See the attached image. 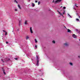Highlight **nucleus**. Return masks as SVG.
<instances>
[{
    "instance_id": "obj_1",
    "label": "nucleus",
    "mask_w": 80,
    "mask_h": 80,
    "mask_svg": "<svg viewBox=\"0 0 80 80\" xmlns=\"http://www.w3.org/2000/svg\"><path fill=\"white\" fill-rule=\"evenodd\" d=\"M22 20H19V26L21 25H22V24H21V23H22Z\"/></svg>"
},
{
    "instance_id": "obj_2",
    "label": "nucleus",
    "mask_w": 80,
    "mask_h": 80,
    "mask_svg": "<svg viewBox=\"0 0 80 80\" xmlns=\"http://www.w3.org/2000/svg\"><path fill=\"white\" fill-rule=\"evenodd\" d=\"M72 37H73V38H77V36L75 35V34H73Z\"/></svg>"
},
{
    "instance_id": "obj_3",
    "label": "nucleus",
    "mask_w": 80,
    "mask_h": 80,
    "mask_svg": "<svg viewBox=\"0 0 80 80\" xmlns=\"http://www.w3.org/2000/svg\"><path fill=\"white\" fill-rule=\"evenodd\" d=\"M2 71H3V72L4 75H6V73H5V70L3 68H2Z\"/></svg>"
},
{
    "instance_id": "obj_4",
    "label": "nucleus",
    "mask_w": 80,
    "mask_h": 80,
    "mask_svg": "<svg viewBox=\"0 0 80 80\" xmlns=\"http://www.w3.org/2000/svg\"><path fill=\"white\" fill-rule=\"evenodd\" d=\"M62 0H57L55 2V3H57V2H60Z\"/></svg>"
},
{
    "instance_id": "obj_5",
    "label": "nucleus",
    "mask_w": 80,
    "mask_h": 80,
    "mask_svg": "<svg viewBox=\"0 0 80 80\" xmlns=\"http://www.w3.org/2000/svg\"><path fill=\"white\" fill-rule=\"evenodd\" d=\"M40 61V60H38L37 61V63L36 64V65H37L38 66V65H39V62Z\"/></svg>"
},
{
    "instance_id": "obj_6",
    "label": "nucleus",
    "mask_w": 80,
    "mask_h": 80,
    "mask_svg": "<svg viewBox=\"0 0 80 80\" xmlns=\"http://www.w3.org/2000/svg\"><path fill=\"white\" fill-rule=\"evenodd\" d=\"M64 45H65V46H68V43L67 42H66L64 44Z\"/></svg>"
},
{
    "instance_id": "obj_7",
    "label": "nucleus",
    "mask_w": 80,
    "mask_h": 80,
    "mask_svg": "<svg viewBox=\"0 0 80 80\" xmlns=\"http://www.w3.org/2000/svg\"><path fill=\"white\" fill-rule=\"evenodd\" d=\"M30 31L31 33H33V31H32V29L31 27L30 28Z\"/></svg>"
},
{
    "instance_id": "obj_8",
    "label": "nucleus",
    "mask_w": 80,
    "mask_h": 80,
    "mask_svg": "<svg viewBox=\"0 0 80 80\" xmlns=\"http://www.w3.org/2000/svg\"><path fill=\"white\" fill-rule=\"evenodd\" d=\"M68 32H71V30H70V29H68Z\"/></svg>"
},
{
    "instance_id": "obj_9",
    "label": "nucleus",
    "mask_w": 80,
    "mask_h": 80,
    "mask_svg": "<svg viewBox=\"0 0 80 80\" xmlns=\"http://www.w3.org/2000/svg\"><path fill=\"white\" fill-rule=\"evenodd\" d=\"M18 7L20 9H21V7H20V6L19 4H18Z\"/></svg>"
},
{
    "instance_id": "obj_10",
    "label": "nucleus",
    "mask_w": 80,
    "mask_h": 80,
    "mask_svg": "<svg viewBox=\"0 0 80 80\" xmlns=\"http://www.w3.org/2000/svg\"><path fill=\"white\" fill-rule=\"evenodd\" d=\"M32 7H35V4H34V3H32Z\"/></svg>"
},
{
    "instance_id": "obj_11",
    "label": "nucleus",
    "mask_w": 80,
    "mask_h": 80,
    "mask_svg": "<svg viewBox=\"0 0 80 80\" xmlns=\"http://www.w3.org/2000/svg\"><path fill=\"white\" fill-rule=\"evenodd\" d=\"M29 38V37H28V36H26V40H28V39Z\"/></svg>"
},
{
    "instance_id": "obj_12",
    "label": "nucleus",
    "mask_w": 80,
    "mask_h": 80,
    "mask_svg": "<svg viewBox=\"0 0 80 80\" xmlns=\"http://www.w3.org/2000/svg\"><path fill=\"white\" fill-rule=\"evenodd\" d=\"M35 41L36 43H37V42H38V41H37V39H35Z\"/></svg>"
},
{
    "instance_id": "obj_13",
    "label": "nucleus",
    "mask_w": 80,
    "mask_h": 80,
    "mask_svg": "<svg viewBox=\"0 0 80 80\" xmlns=\"http://www.w3.org/2000/svg\"><path fill=\"white\" fill-rule=\"evenodd\" d=\"M52 42L53 43H55V41H52Z\"/></svg>"
},
{
    "instance_id": "obj_14",
    "label": "nucleus",
    "mask_w": 80,
    "mask_h": 80,
    "mask_svg": "<svg viewBox=\"0 0 80 80\" xmlns=\"http://www.w3.org/2000/svg\"><path fill=\"white\" fill-rule=\"evenodd\" d=\"M27 21H26L25 22V24H27Z\"/></svg>"
},
{
    "instance_id": "obj_15",
    "label": "nucleus",
    "mask_w": 80,
    "mask_h": 80,
    "mask_svg": "<svg viewBox=\"0 0 80 80\" xmlns=\"http://www.w3.org/2000/svg\"><path fill=\"white\" fill-rule=\"evenodd\" d=\"M64 12H63V14L64 15V14H65V10H63Z\"/></svg>"
},
{
    "instance_id": "obj_16",
    "label": "nucleus",
    "mask_w": 80,
    "mask_h": 80,
    "mask_svg": "<svg viewBox=\"0 0 80 80\" xmlns=\"http://www.w3.org/2000/svg\"><path fill=\"white\" fill-rule=\"evenodd\" d=\"M70 64L71 65H72V66L73 65V63H70Z\"/></svg>"
},
{
    "instance_id": "obj_17",
    "label": "nucleus",
    "mask_w": 80,
    "mask_h": 80,
    "mask_svg": "<svg viewBox=\"0 0 80 80\" xmlns=\"http://www.w3.org/2000/svg\"><path fill=\"white\" fill-rule=\"evenodd\" d=\"M14 2H15L16 3H18V2H17V1H16V0H15L14 1Z\"/></svg>"
},
{
    "instance_id": "obj_18",
    "label": "nucleus",
    "mask_w": 80,
    "mask_h": 80,
    "mask_svg": "<svg viewBox=\"0 0 80 80\" xmlns=\"http://www.w3.org/2000/svg\"><path fill=\"white\" fill-rule=\"evenodd\" d=\"M40 2H38V5H40Z\"/></svg>"
},
{
    "instance_id": "obj_19",
    "label": "nucleus",
    "mask_w": 80,
    "mask_h": 80,
    "mask_svg": "<svg viewBox=\"0 0 80 80\" xmlns=\"http://www.w3.org/2000/svg\"><path fill=\"white\" fill-rule=\"evenodd\" d=\"M63 9H65L66 8V7H63Z\"/></svg>"
},
{
    "instance_id": "obj_20",
    "label": "nucleus",
    "mask_w": 80,
    "mask_h": 80,
    "mask_svg": "<svg viewBox=\"0 0 80 80\" xmlns=\"http://www.w3.org/2000/svg\"><path fill=\"white\" fill-rule=\"evenodd\" d=\"M75 6L76 7H78V6H77V4H75Z\"/></svg>"
},
{
    "instance_id": "obj_21",
    "label": "nucleus",
    "mask_w": 80,
    "mask_h": 80,
    "mask_svg": "<svg viewBox=\"0 0 80 80\" xmlns=\"http://www.w3.org/2000/svg\"><path fill=\"white\" fill-rule=\"evenodd\" d=\"M10 60L9 58L8 59V60L6 61V62H8V60Z\"/></svg>"
},
{
    "instance_id": "obj_22",
    "label": "nucleus",
    "mask_w": 80,
    "mask_h": 80,
    "mask_svg": "<svg viewBox=\"0 0 80 80\" xmlns=\"http://www.w3.org/2000/svg\"><path fill=\"white\" fill-rule=\"evenodd\" d=\"M77 21H79V19H76Z\"/></svg>"
},
{
    "instance_id": "obj_23",
    "label": "nucleus",
    "mask_w": 80,
    "mask_h": 80,
    "mask_svg": "<svg viewBox=\"0 0 80 80\" xmlns=\"http://www.w3.org/2000/svg\"><path fill=\"white\" fill-rule=\"evenodd\" d=\"M5 35H7V32H5Z\"/></svg>"
},
{
    "instance_id": "obj_24",
    "label": "nucleus",
    "mask_w": 80,
    "mask_h": 80,
    "mask_svg": "<svg viewBox=\"0 0 80 80\" xmlns=\"http://www.w3.org/2000/svg\"><path fill=\"white\" fill-rule=\"evenodd\" d=\"M14 59H15V60H18V58H15Z\"/></svg>"
},
{
    "instance_id": "obj_25",
    "label": "nucleus",
    "mask_w": 80,
    "mask_h": 80,
    "mask_svg": "<svg viewBox=\"0 0 80 80\" xmlns=\"http://www.w3.org/2000/svg\"><path fill=\"white\" fill-rule=\"evenodd\" d=\"M1 61H2V62H4V61H3L2 59H1Z\"/></svg>"
},
{
    "instance_id": "obj_26",
    "label": "nucleus",
    "mask_w": 80,
    "mask_h": 80,
    "mask_svg": "<svg viewBox=\"0 0 80 80\" xmlns=\"http://www.w3.org/2000/svg\"><path fill=\"white\" fill-rule=\"evenodd\" d=\"M6 43H7V44H8V42H6Z\"/></svg>"
},
{
    "instance_id": "obj_27",
    "label": "nucleus",
    "mask_w": 80,
    "mask_h": 80,
    "mask_svg": "<svg viewBox=\"0 0 80 80\" xmlns=\"http://www.w3.org/2000/svg\"><path fill=\"white\" fill-rule=\"evenodd\" d=\"M35 47L36 48H37V45H36L35 46Z\"/></svg>"
},
{
    "instance_id": "obj_28",
    "label": "nucleus",
    "mask_w": 80,
    "mask_h": 80,
    "mask_svg": "<svg viewBox=\"0 0 80 80\" xmlns=\"http://www.w3.org/2000/svg\"><path fill=\"white\" fill-rule=\"evenodd\" d=\"M60 15H63V14L61 13L60 14Z\"/></svg>"
},
{
    "instance_id": "obj_29",
    "label": "nucleus",
    "mask_w": 80,
    "mask_h": 80,
    "mask_svg": "<svg viewBox=\"0 0 80 80\" xmlns=\"http://www.w3.org/2000/svg\"><path fill=\"white\" fill-rule=\"evenodd\" d=\"M68 15L69 16H70V18H71V16L69 15V14H68Z\"/></svg>"
},
{
    "instance_id": "obj_30",
    "label": "nucleus",
    "mask_w": 80,
    "mask_h": 80,
    "mask_svg": "<svg viewBox=\"0 0 80 80\" xmlns=\"http://www.w3.org/2000/svg\"><path fill=\"white\" fill-rule=\"evenodd\" d=\"M3 32H6V31L5 30H3Z\"/></svg>"
},
{
    "instance_id": "obj_31",
    "label": "nucleus",
    "mask_w": 80,
    "mask_h": 80,
    "mask_svg": "<svg viewBox=\"0 0 80 80\" xmlns=\"http://www.w3.org/2000/svg\"><path fill=\"white\" fill-rule=\"evenodd\" d=\"M15 11H17V9H15Z\"/></svg>"
},
{
    "instance_id": "obj_32",
    "label": "nucleus",
    "mask_w": 80,
    "mask_h": 80,
    "mask_svg": "<svg viewBox=\"0 0 80 80\" xmlns=\"http://www.w3.org/2000/svg\"><path fill=\"white\" fill-rule=\"evenodd\" d=\"M37 2H38L37 1H35V2L37 3Z\"/></svg>"
},
{
    "instance_id": "obj_33",
    "label": "nucleus",
    "mask_w": 80,
    "mask_h": 80,
    "mask_svg": "<svg viewBox=\"0 0 80 80\" xmlns=\"http://www.w3.org/2000/svg\"><path fill=\"white\" fill-rule=\"evenodd\" d=\"M58 13H59V14H60V13H60V12H58Z\"/></svg>"
},
{
    "instance_id": "obj_34",
    "label": "nucleus",
    "mask_w": 80,
    "mask_h": 80,
    "mask_svg": "<svg viewBox=\"0 0 80 80\" xmlns=\"http://www.w3.org/2000/svg\"><path fill=\"white\" fill-rule=\"evenodd\" d=\"M54 2H55V1H54V0L52 1V3H53Z\"/></svg>"
},
{
    "instance_id": "obj_35",
    "label": "nucleus",
    "mask_w": 80,
    "mask_h": 80,
    "mask_svg": "<svg viewBox=\"0 0 80 80\" xmlns=\"http://www.w3.org/2000/svg\"><path fill=\"white\" fill-rule=\"evenodd\" d=\"M65 28L66 29H67V28H66V27L65 26H64Z\"/></svg>"
},
{
    "instance_id": "obj_36",
    "label": "nucleus",
    "mask_w": 80,
    "mask_h": 80,
    "mask_svg": "<svg viewBox=\"0 0 80 80\" xmlns=\"http://www.w3.org/2000/svg\"><path fill=\"white\" fill-rule=\"evenodd\" d=\"M78 57L79 58H80V56H78Z\"/></svg>"
},
{
    "instance_id": "obj_37",
    "label": "nucleus",
    "mask_w": 80,
    "mask_h": 80,
    "mask_svg": "<svg viewBox=\"0 0 80 80\" xmlns=\"http://www.w3.org/2000/svg\"><path fill=\"white\" fill-rule=\"evenodd\" d=\"M61 8H62V7H63L61 6Z\"/></svg>"
},
{
    "instance_id": "obj_38",
    "label": "nucleus",
    "mask_w": 80,
    "mask_h": 80,
    "mask_svg": "<svg viewBox=\"0 0 80 80\" xmlns=\"http://www.w3.org/2000/svg\"><path fill=\"white\" fill-rule=\"evenodd\" d=\"M58 12H59L58 11Z\"/></svg>"
},
{
    "instance_id": "obj_39",
    "label": "nucleus",
    "mask_w": 80,
    "mask_h": 80,
    "mask_svg": "<svg viewBox=\"0 0 80 80\" xmlns=\"http://www.w3.org/2000/svg\"><path fill=\"white\" fill-rule=\"evenodd\" d=\"M79 40L80 41V39H79Z\"/></svg>"
},
{
    "instance_id": "obj_40",
    "label": "nucleus",
    "mask_w": 80,
    "mask_h": 80,
    "mask_svg": "<svg viewBox=\"0 0 80 80\" xmlns=\"http://www.w3.org/2000/svg\"><path fill=\"white\" fill-rule=\"evenodd\" d=\"M37 58H38V57H37Z\"/></svg>"
}]
</instances>
